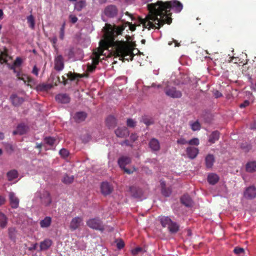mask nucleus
<instances>
[{
	"label": "nucleus",
	"mask_w": 256,
	"mask_h": 256,
	"mask_svg": "<svg viewBox=\"0 0 256 256\" xmlns=\"http://www.w3.org/2000/svg\"><path fill=\"white\" fill-rule=\"evenodd\" d=\"M8 180H12L18 177V172L15 170H12L7 174Z\"/></svg>",
	"instance_id": "nucleus-32"
},
{
	"label": "nucleus",
	"mask_w": 256,
	"mask_h": 256,
	"mask_svg": "<svg viewBox=\"0 0 256 256\" xmlns=\"http://www.w3.org/2000/svg\"><path fill=\"white\" fill-rule=\"evenodd\" d=\"M8 223V218L5 214L0 212V226L4 228L6 226Z\"/></svg>",
	"instance_id": "nucleus-28"
},
{
	"label": "nucleus",
	"mask_w": 256,
	"mask_h": 256,
	"mask_svg": "<svg viewBox=\"0 0 256 256\" xmlns=\"http://www.w3.org/2000/svg\"><path fill=\"white\" fill-rule=\"evenodd\" d=\"M42 146V144H37L36 148H40Z\"/></svg>",
	"instance_id": "nucleus-61"
},
{
	"label": "nucleus",
	"mask_w": 256,
	"mask_h": 256,
	"mask_svg": "<svg viewBox=\"0 0 256 256\" xmlns=\"http://www.w3.org/2000/svg\"><path fill=\"white\" fill-rule=\"evenodd\" d=\"M83 224V220L82 218L77 216L72 218L70 224L71 230H74L78 228Z\"/></svg>",
	"instance_id": "nucleus-8"
},
{
	"label": "nucleus",
	"mask_w": 256,
	"mask_h": 256,
	"mask_svg": "<svg viewBox=\"0 0 256 256\" xmlns=\"http://www.w3.org/2000/svg\"><path fill=\"white\" fill-rule=\"evenodd\" d=\"M143 252V249L140 247L136 248L132 250V252L134 255Z\"/></svg>",
	"instance_id": "nucleus-39"
},
{
	"label": "nucleus",
	"mask_w": 256,
	"mask_h": 256,
	"mask_svg": "<svg viewBox=\"0 0 256 256\" xmlns=\"http://www.w3.org/2000/svg\"><path fill=\"white\" fill-rule=\"evenodd\" d=\"M50 42L52 43L53 46L54 47H55V45L57 42V38L56 36H54L50 38Z\"/></svg>",
	"instance_id": "nucleus-50"
},
{
	"label": "nucleus",
	"mask_w": 256,
	"mask_h": 256,
	"mask_svg": "<svg viewBox=\"0 0 256 256\" xmlns=\"http://www.w3.org/2000/svg\"><path fill=\"white\" fill-rule=\"evenodd\" d=\"M163 86H165L164 92L166 96L172 98H180L182 96V92L176 90V88L171 86L166 82H164Z\"/></svg>",
	"instance_id": "nucleus-4"
},
{
	"label": "nucleus",
	"mask_w": 256,
	"mask_h": 256,
	"mask_svg": "<svg viewBox=\"0 0 256 256\" xmlns=\"http://www.w3.org/2000/svg\"><path fill=\"white\" fill-rule=\"evenodd\" d=\"M199 152V150L198 148L188 146L186 148V153L190 159H194L196 157Z\"/></svg>",
	"instance_id": "nucleus-10"
},
{
	"label": "nucleus",
	"mask_w": 256,
	"mask_h": 256,
	"mask_svg": "<svg viewBox=\"0 0 256 256\" xmlns=\"http://www.w3.org/2000/svg\"><path fill=\"white\" fill-rule=\"evenodd\" d=\"M44 142L50 146H53L58 142V140L53 138L48 137L44 138Z\"/></svg>",
	"instance_id": "nucleus-31"
},
{
	"label": "nucleus",
	"mask_w": 256,
	"mask_h": 256,
	"mask_svg": "<svg viewBox=\"0 0 256 256\" xmlns=\"http://www.w3.org/2000/svg\"><path fill=\"white\" fill-rule=\"evenodd\" d=\"M86 117V114L84 112H78L73 116V118L77 122L84 120Z\"/></svg>",
	"instance_id": "nucleus-21"
},
{
	"label": "nucleus",
	"mask_w": 256,
	"mask_h": 256,
	"mask_svg": "<svg viewBox=\"0 0 256 256\" xmlns=\"http://www.w3.org/2000/svg\"><path fill=\"white\" fill-rule=\"evenodd\" d=\"M248 104H249V102L248 100H246L244 102V103L240 104V108H244V107H246L248 106Z\"/></svg>",
	"instance_id": "nucleus-52"
},
{
	"label": "nucleus",
	"mask_w": 256,
	"mask_h": 256,
	"mask_svg": "<svg viewBox=\"0 0 256 256\" xmlns=\"http://www.w3.org/2000/svg\"><path fill=\"white\" fill-rule=\"evenodd\" d=\"M4 138V135L3 133L0 132V140H2Z\"/></svg>",
	"instance_id": "nucleus-59"
},
{
	"label": "nucleus",
	"mask_w": 256,
	"mask_h": 256,
	"mask_svg": "<svg viewBox=\"0 0 256 256\" xmlns=\"http://www.w3.org/2000/svg\"><path fill=\"white\" fill-rule=\"evenodd\" d=\"M104 14L108 17L113 18L118 14V10L115 6L110 5L106 8Z\"/></svg>",
	"instance_id": "nucleus-7"
},
{
	"label": "nucleus",
	"mask_w": 256,
	"mask_h": 256,
	"mask_svg": "<svg viewBox=\"0 0 256 256\" xmlns=\"http://www.w3.org/2000/svg\"><path fill=\"white\" fill-rule=\"evenodd\" d=\"M42 202L45 206H48L51 202V198L48 192H44L42 196H40Z\"/></svg>",
	"instance_id": "nucleus-16"
},
{
	"label": "nucleus",
	"mask_w": 256,
	"mask_h": 256,
	"mask_svg": "<svg viewBox=\"0 0 256 256\" xmlns=\"http://www.w3.org/2000/svg\"><path fill=\"white\" fill-rule=\"evenodd\" d=\"M52 88V85L50 84H40L37 86V89L38 90H48V89H50Z\"/></svg>",
	"instance_id": "nucleus-36"
},
{
	"label": "nucleus",
	"mask_w": 256,
	"mask_h": 256,
	"mask_svg": "<svg viewBox=\"0 0 256 256\" xmlns=\"http://www.w3.org/2000/svg\"><path fill=\"white\" fill-rule=\"evenodd\" d=\"M214 96H215L216 98H219V97H220L222 94L220 92H219L218 91H216L214 92Z\"/></svg>",
	"instance_id": "nucleus-54"
},
{
	"label": "nucleus",
	"mask_w": 256,
	"mask_h": 256,
	"mask_svg": "<svg viewBox=\"0 0 256 256\" xmlns=\"http://www.w3.org/2000/svg\"><path fill=\"white\" fill-rule=\"evenodd\" d=\"M220 137L219 132L217 131L214 132L210 136L208 142L211 144L214 143L218 140Z\"/></svg>",
	"instance_id": "nucleus-27"
},
{
	"label": "nucleus",
	"mask_w": 256,
	"mask_h": 256,
	"mask_svg": "<svg viewBox=\"0 0 256 256\" xmlns=\"http://www.w3.org/2000/svg\"><path fill=\"white\" fill-rule=\"evenodd\" d=\"M126 15H128L132 20V16L130 14H128V12H126Z\"/></svg>",
	"instance_id": "nucleus-60"
},
{
	"label": "nucleus",
	"mask_w": 256,
	"mask_h": 256,
	"mask_svg": "<svg viewBox=\"0 0 256 256\" xmlns=\"http://www.w3.org/2000/svg\"><path fill=\"white\" fill-rule=\"evenodd\" d=\"M69 18L70 22L73 24L76 23L78 20V18L74 15L70 14V15Z\"/></svg>",
	"instance_id": "nucleus-44"
},
{
	"label": "nucleus",
	"mask_w": 256,
	"mask_h": 256,
	"mask_svg": "<svg viewBox=\"0 0 256 256\" xmlns=\"http://www.w3.org/2000/svg\"><path fill=\"white\" fill-rule=\"evenodd\" d=\"M246 170L248 172H253L256 170V162H250L246 165Z\"/></svg>",
	"instance_id": "nucleus-29"
},
{
	"label": "nucleus",
	"mask_w": 256,
	"mask_h": 256,
	"mask_svg": "<svg viewBox=\"0 0 256 256\" xmlns=\"http://www.w3.org/2000/svg\"><path fill=\"white\" fill-rule=\"evenodd\" d=\"M59 153L60 155L64 158L66 157L69 154L68 150L64 148L60 150L59 152Z\"/></svg>",
	"instance_id": "nucleus-40"
},
{
	"label": "nucleus",
	"mask_w": 256,
	"mask_h": 256,
	"mask_svg": "<svg viewBox=\"0 0 256 256\" xmlns=\"http://www.w3.org/2000/svg\"><path fill=\"white\" fill-rule=\"evenodd\" d=\"M28 20V23L29 24V26L30 28H31L32 29H34V28L35 26V22H34V18L32 15L29 16L27 18Z\"/></svg>",
	"instance_id": "nucleus-35"
},
{
	"label": "nucleus",
	"mask_w": 256,
	"mask_h": 256,
	"mask_svg": "<svg viewBox=\"0 0 256 256\" xmlns=\"http://www.w3.org/2000/svg\"><path fill=\"white\" fill-rule=\"evenodd\" d=\"M190 126L194 131L199 130L200 129V124L198 120L190 122Z\"/></svg>",
	"instance_id": "nucleus-33"
},
{
	"label": "nucleus",
	"mask_w": 256,
	"mask_h": 256,
	"mask_svg": "<svg viewBox=\"0 0 256 256\" xmlns=\"http://www.w3.org/2000/svg\"><path fill=\"white\" fill-rule=\"evenodd\" d=\"M10 204L12 208H16L19 205V200L13 192H10L8 194Z\"/></svg>",
	"instance_id": "nucleus-11"
},
{
	"label": "nucleus",
	"mask_w": 256,
	"mask_h": 256,
	"mask_svg": "<svg viewBox=\"0 0 256 256\" xmlns=\"http://www.w3.org/2000/svg\"><path fill=\"white\" fill-rule=\"evenodd\" d=\"M144 122L146 124V125H149L151 124V122H147V121H144Z\"/></svg>",
	"instance_id": "nucleus-62"
},
{
	"label": "nucleus",
	"mask_w": 256,
	"mask_h": 256,
	"mask_svg": "<svg viewBox=\"0 0 256 256\" xmlns=\"http://www.w3.org/2000/svg\"><path fill=\"white\" fill-rule=\"evenodd\" d=\"M150 146L152 150L158 151L160 148L158 140L156 138H152L150 142Z\"/></svg>",
	"instance_id": "nucleus-19"
},
{
	"label": "nucleus",
	"mask_w": 256,
	"mask_h": 256,
	"mask_svg": "<svg viewBox=\"0 0 256 256\" xmlns=\"http://www.w3.org/2000/svg\"><path fill=\"white\" fill-rule=\"evenodd\" d=\"M86 6V2L84 0H80L76 2L74 9L78 11H80Z\"/></svg>",
	"instance_id": "nucleus-30"
},
{
	"label": "nucleus",
	"mask_w": 256,
	"mask_h": 256,
	"mask_svg": "<svg viewBox=\"0 0 256 256\" xmlns=\"http://www.w3.org/2000/svg\"><path fill=\"white\" fill-rule=\"evenodd\" d=\"M116 246L118 248L121 249L124 246V242L122 240H118L116 241Z\"/></svg>",
	"instance_id": "nucleus-42"
},
{
	"label": "nucleus",
	"mask_w": 256,
	"mask_h": 256,
	"mask_svg": "<svg viewBox=\"0 0 256 256\" xmlns=\"http://www.w3.org/2000/svg\"><path fill=\"white\" fill-rule=\"evenodd\" d=\"M161 185L162 186V187L163 188L164 186H165V183L163 181H162L161 182ZM162 192L163 193V194L166 196H169V193H166L164 190V188H162Z\"/></svg>",
	"instance_id": "nucleus-49"
},
{
	"label": "nucleus",
	"mask_w": 256,
	"mask_h": 256,
	"mask_svg": "<svg viewBox=\"0 0 256 256\" xmlns=\"http://www.w3.org/2000/svg\"><path fill=\"white\" fill-rule=\"evenodd\" d=\"M56 100L60 103L67 104L70 102V98L66 94H59L56 97Z\"/></svg>",
	"instance_id": "nucleus-15"
},
{
	"label": "nucleus",
	"mask_w": 256,
	"mask_h": 256,
	"mask_svg": "<svg viewBox=\"0 0 256 256\" xmlns=\"http://www.w3.org/2000/svg\"><path fill=\"white\" fill-rule=\"evenodd\" d=\"M38 244H34L32 245V246L29 248L30 250H36L37 248Z\"/></svg>",
	"instance_id": "nucleus-56"
},
{
	"label": "nucleus",
	"mask_w": 256,
	"mask_h": 256,
	"mask_svg": "<svg viewBox=\"0 0 256 256\" xmlns=\"http://www.w3.org/2000/svg\"><path fill=\"white\" fill-rule=\"evenodd\" d=\"M127 26H128L129 30L134 31L136 30L135 24H132L129 22H126L120 26L114 25L112 26L106 24L104 28V38L100 42V47L95 50L93 52V56L91 64H88L87 71L92 72L98 64L100 56L105 55L104 50H108L111 48L114 54L116 56L120 57L123 60H132L134 54V46L132 43L128 42L129 38L126 39L127 41L115 40L116 36L122 34V31Z\"/></svg>",
	"instance_id": "nucleus-1"
},
{
	"label": "nucleus",
	"mask_w": 256,
	"mask_h": 256,
	"mask_svg": "<svg viewBox=\"0 0 256 256\" xmlns=\"http://www.w3.org/2000/svg\"><path fill=\"white\" fill-rule=\"evenodd\" d=\"M127 124L130 127H134L136 125V122L132 119L127 120Z\"/></svg>",
	"instance_id": "nucleus-43"
},
{
	"label": "nucleus",
	"mask_w": 256,
	"mask_h": 256,
	"mask_svg": "<svg viewBox=\"0 0 256 256\" xmlns=\"http://www.w3.org/2000/svg\"><path fill=\"white\" fill-rule=\"evenodd\" d=\"M64 68L63 58L61 55H58L54 58V68L56 70H62Z\"/></svg>",
	"instance_id": "nucleus-9"
},
{
	"label": "nucleus",
	"mask_w": 256,
	"mask_h": 256,
	"mask_svg": "<svg viewBox=\"0 0 256 256\" xmlns=\"http://www.w3.org/2000/svg\"><path fill=\"white\" fill-rule=\"evenodd\" d=\"M250 128L251 129H255V128H256V122H254V124H252L250 126Z\"/></svg>",
	"instance_id": "nucleus-58"
},
{
	"label": "nucleus",
	"mask_w": 256,
	"mask_h": 256,
	"mask_svg": "<svg viewBox=\"0 0 256 256\" xmlns=\"http://www.w3.org/2000/svg\"><path fill=\"white\" fill-rule=\"evenodd\" d=\"M107 123L108 124L109 122H112L114 123L115 122V118L113 116H110L106 120Z\"/></svg>",
	"instance_id": "nucleus-53"
},
{
	"label": "nucleus",
	"mask_w": 256,
	"mask_h": 256,
	"mask_svg": "<svg viewBox=\"0 0 256 256\" xmlns=\"http://www.w3.org/2000/svg\"><path fill=\"white\" fill-rule=\"evenodd\" d=\"M52 222V218L50 216L46 217L44 220H42L40 222V226L42 228H46L48 227Z\"/></svg>",
	"instance_id": "nucleus-26"
},
{
	"label": "nucleus",
	"mask_w": 256,
	"mask_h": 256,
	"mask_svg": "<svg viewBox=\"0 0 256 256\" xmlns=\"http://www.w3.org/2000/svg\"><path fill=\"white\" fill-rule=\"evenodd\" d=\"M115 132L116 136L120 138H124L128 134V132L126 127L118 128Z\"/></svg>",
	"instance_id": "nucleus-17"
},
{
	"label": "nucleus",
	"mask_w": 256,
	"mask_h": 256,
	"mask_svg": "<svg viewBox=\"0 0 256 256\" xmlns=\"http://www.w3.org/2000/svg\"><path fill=\"white\" fill-rule=\"evenodd\" d=\"M6 55L5 54H2L0 56V62L3 63L6 62Z\"/></svg>",
	"instance_id": "nucleus-45"
},
{
	"label": "nucleus",
	"mask_w": 256,
	"mask_h": 256,
	"mask_svg": "<svg viewBox=\"0 0 256 256\" xmlns=\"http://www.w3.org/2000/svg\"><path fill=\"white\" fill-rule=\"evenodd\" d=\"M28 130V128L24 124L19 125L16 128V131L13 132L14 134H25Z\"/></svg>",
	"instance_id": "nucleus-24"
},
{
	"label": "nucleus",
	"mask_w": 256,
	"mask_h": 256,
	"mask_svg": "<svg viewBox=\"0 0 256 256\" xmlns=\"http://www.w3.org/2000/svg\"><path fill=\"white\" fill-rule=\"evenodd\" d=\"M130 162V158L126 156L121 157L118 160V164L120 168L123 169L128 174L132 173L135 170L134 168H132V169H128L125 167L126 165L129 164Z\"/></svg>",
	"instance_id": "nucleus-5"
},
{
	"label": "nucleus",
	"mask_w": 256,
	"mask_h": 256,
	"mask_svg": "<svg viewBox=\"0 0 256 256\" xmlns=\"http://www.w3.org/2000/svg\"><path fill=\"white\" fill-rule=\"evenodd\" d=\"M74 178L72 176H69L67 174H66L64 176L62 180V181L64 183L66 184H70L74 181Z\"/></svg>",
	"instance_id": "nucleus-34"
},
{
	"label": "nucleus",
	"mask_w": 256,
	"mask_h": 256,
	"mask_svg": "<svg viewBox=\"0 0 256 256\" xmlns=\"http://www.w3.org/2000/svg\"><path fill=\"white\" fill-rule=\"evenodd\" d=\"M6 198L2 196H0V206H2L5 203Z\"/></svg>",
	"instance_id": "nucleus-48"
},
{
	"label": "nucleus",
	"mask_w": 256,
	"mask_h": 256,
	"mask_svg": "<svg viewBox=\"0 0 256 256\" xmlns=\"http://www.w3.org/2000/svg\"><path fill=\"white\" fill-rule=\"evenodd\" d=\"M160 220L163 227H167L171 232H176L179 228V226L174 222L172 221L168 216H161Z\"/></svg>",
	"instance_id": "nucleus-3"
},
{
	"label": "nucleus",
	"mask_w": 256,
	"mask_h": 256,
	"mask_svg": "<svg viewBox=\"0 0 256 256\" xmlns=\"http://www.w3.org/2000/svg\"><path fill=\"white\" fill-rule=\"evenodd\" d=\"M32 73L34 74L36 76H38V68H36V66H34L33 68V70H32Z\"/></svg>",
	"instance_id": "nucleus-51"
},
{
	"label": "nucleus",
	"mask_w": 256,
	"mask_h": 256,
	"mask_svg": "<svg viewBox=\"0 0 256 256\" xmlns=\"http://www.w3.org/2000/svg\"><path fill=\"white\" fill-rule=\"evenodd\" d=\"M122 17H123V15H122V16L121 18H120L121 20H122V22L124 21V20H126V19H125V18H122Z\"/></svg>",
	"instance_id": "nucleus-63"
},
{
	"label": "nucleus",
	"mask_w": 256,
	"mask_h": 256,
	"mask_svg": "<svg viewBox=\"0 0 256 256\" xmlns=\"http://www.w3.org/2000/svg\"><path fill=\"white\" fill-rule=\"evenodd\" d=\"M200 144L199 140L198 138H193L188 140V144L190 145L198 146Z\"/></svg>",
	"instance_id": "nucleus-37"
},
{
	"label": "nucleus",
	"mask_w": 256,
	"mask_h": 256,
	"mask_svg": "<svg viewBox=\"0 0 256 256\" xmlns=\"http://www.w3.org/2000/svg\"><path fill=\"white\" fill-rule=\"evenodd\" d=\"M137 136L136 134H132L130 136V139L132 140V141H134L136 140L137 138Z\"/></svg>",
	"instance_id": "nucleus-55"
},
{
	"label": "nucleus",
	"mask_w": 256,
	"mask_h": 256,
	"mask_svg": "<svg viewBox=\"0 0 256 256\" xmlns=\"http://www.w3.org/2000/svg\"><path fill=\"white\" fill-rule=\"evenodd\" d=\"M86 224L92 228L100 230H103V226L101 221L98 218L90 219L86 222Z\"/></svg>",
	"instance_id": "nucleus-6"
},
{
	"label": "nucleus",
	"mask_w": 256,
	"mask_h": 256,
	"mask_svg": "<svg viewBox=\"0 0 256 256\" xmlns=\"http://www.w3.org/2000/svg\"><path fill=\"white\" fill-rule=\"evenodd\" d=\"M182 202L186 206H190L192 205V201L188 195H184L181 198Z\"/></svg>",
	"instance_id": "nucleus-25"
},
{
	"label": "nucleus",
	"mask_w": 256,
	"mask_h": 256,
	"mask_svg": "<svg viewBox=\"0 0 256 256\" xmlns=\"http://www.w3.org/2000/svg\"><path fill=\"white\" fill-rule=\"evenodd\" d=\"M60 37L62 40L64 38V25H63L60 28Z\"/></svg>",
	"instance_id": "nucleus-47"
},
{
	"label": "nucleus",
	"mask_w": 256,
	"mask_h": 256,
	"mask_svg": "<svg viewBox=\"0 0 256 256\" xmlns=\"http://www.w3.org/2000/svg\"><path fill=\"white\" fill-rule=\"evenodd\" d=\"M176 142L179 144H188V140H186L184 138L181 137L177 140Z\"/></svg>",
	"instance_id": "nucleus-38"
},
{
	"label": "nucleus",
	"mask_w": 256,
	"mask_h": 256,
	"mask_svg": "<svg viewBox=\"0 0 256 256\" xmlns=\"http://www.w3.org/2000/svg\"><path fill=\"white\" fill-rule=\"evenodd\" d=\"M52 244V241L50 239H46L40 243V248L42 250L48 249Z\"/></svg>",
	"instance_id": "nucleus-22"
},
{
	"label": "nucleus",
	"mask_w": 256,
	"mask_h": 256,
	"mask_svg": "<svg viewBox=\"0 0 256 256\" xmlns=\"http://www.w3.org/2000/svg\"><path fill=\"white\" fill-rule=\"evenodd\" d=\"M100 190L103 194L107 195L112 192V188L108 182H103L101 184Z\"/></svg>",
	"instance_id": "nucleus-12"
},
{
	"label": "nucleus",
	"mask_w": 256,
	"mask_h": 256,
	"mask_svg": "<svg viewBox=\"0 0 256 256\" xmlns=\"http://www.w3.org/2000/svg\"><path fill=\"white\" fill-rule=\"evenodd\" d=\"M21 63H22V60H21V59H20V58H18L16 60H15V62H14V66H20V64H21Z\"/></svg>",
	"instance_id": "nucleus-46"
},
{
	"label": "nucleus",
	"mask_w": 256,
	"mask_h": 256,
	"mask_svg": "<svg viewBox=\"0 0 256 256\" xmlns=\"http://www.w3.org/2000/svg\"><path fill=\"white\" fill-rule=\"evenodd\" d=\"M148 14L145 18H139V22L145 28H159L164 23L170 24L172 22L170 9L176 12L182 9V4L176 0L163 2L160 0L156 3L147 5Z\"/></svg>",
	"instance_id": "nucleus-2"
},
{
	"label": "nucleus",
	"mask_w": 256,
	"mask_h": 256,
	"mask_svg": "<svg viewBox=\"0 0 256 256\" xmlns=\"http://www.w3.org/2000/svg\"><path fill=\"white\" fill-rule=\"evenodd\" d=\"M18 78L22 80L25 84L28 86H30L31 87L35 84L34 80L26 75H24L22 78L19 77Z\"/></svg>",
	"instance_id": "nucleus-18"
},
{
	"label": "nucleus",
	"mask_w": 256,
	"mask_h": 256,
	"mask_svg": "<svg viewBox=\"0 0 256 256\" xmlns=\"http://www.w3.org/2000/svg\"><path fill=\"white\" fill-rule=\"evenodd\" d=\"M219 180L218 176L215 174H210L208 175V180L211 184H214Z\"/></svg>",
	"instance_id": "nucleus-23"
},
{
	"label": "nucleus",
	"mask_w": 256,
	"mask_h": 256,
	"mask_svg": "<svg viewBox=\"0 0 256 256\" xmlns=\"http://www.w3.org/2000/svg\"><path fill=\"white\" fill-rule=\"evenodd\" d=\"M10 98L12 104L15 106L20 105L24 102V99L16 94H12Z\"/></svg>",
	"instance_id": "nucleus-14"
},
{
	"label": "nucleus",
	"mask_w": 256,
	"mask_h": 256,
	"mask_svg": "<svg viewBox=\"0 0 256 256\" xmlns=\"http://www.w3.org/2000/svg\"><path fill=\"white\" fill-rule=\"evenodd\" d=\"M205 162L206 168H211L214 162V156L212 154H208L205 158Z\"/></svg>",
	"instance_id": "nucleus-20"
},
{
	"label": "nucleus",
	"mask_w": 256,
	"mask_h": 256,
	"mask_svg": "<svg viewBox=\"0 0 256 256\" xmlns=\"http://www.w3.org/2000/svg\"><path fill=\"white\" fill-rule=\"evenodd\" d=\"M234 252L237 254H240L244 253V249L241 248L237 247L234 249Z\"/></svg>",
	"instance_id": "nucleus-41"
},
{
	"label": "nucleus",
	"mask_w": 256,
	"mask_h": 256,
	"mask_svg": "<svg viewBox=\"0 0 256 256\" xmlns=\"http://www.w3.org/2000/svg\"><path fill=\"white\" fill-rule=\"evenodd\" d=\"M4 18V12L2 9H0V20Z\"/></svg>",
	"instance_id": "nucleus-57"
},
{
	"label": "nucleus",
	"mask_w": 256,
	"mask_h": 256,
	"mask_svg": "<svg viewBox=\"0 0 256 256\" xmlns=\"http://www.w3.org/2000/svg\"><path fill=\"white\" fill-rule=\"evenodd\" d=\"M244 196L248 198H252L256 196V189L253 186L248 188L244 193Z\"/></svg>",
	"instance_id": "nucleus-13"
},
{
	"label": "nucleus",
	"mask_w": 256,
	"mask_h": 256,
	"mask_svg": "<svg viewBox=\"0 0 256 256\" xmlns=\"http://www.w3.org/2000/svg\"><path fill=\"white\" fill-rule=\"evenodd\" d=\"M72 75V74H68V76H69L70 78H72L71 76Z\"/></svg>",
	"instance_id": "nucleus-64"
}]
</instances>
